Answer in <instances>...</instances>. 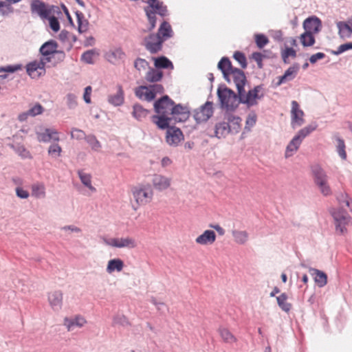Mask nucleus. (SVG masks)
<instances>
[{"label":"nucleus","instance_id":"obj_36","mask_svg":"<svg viewBox=\"0 0 352 352\" xmlns=\"http://www.w3.org/2000/svg\"><path fill=\"white\" fill-rule=\"evenodd\" d=\"M230 133L227 122H223L217 124L215 126L216 136L219 138L226 136Z\"/></svg>","mask_w":352,"mask_h":352},{"label":"nucleus","instance_id":"obj_51","mask_svg":"<svg viewBox=\"0 0 352 352\" xmlns=\"http://www.w3.org/2000/svg\"><path fill=\"white\" fill-rule=\"evenodd\" d=\"M113 322L114 325H120L121 327H126L129 324V322L124 315L114 316Z\"/></svg>","mask_w":352,"mask_h":352},{"label":"nucleus","instance_id":"obj_33","mask_svg":"<svg viewBox=\"0 0 352 352\" xmlns=\"http://www.w3.org/2000/svg\"><path fill=\"white\" fill-rule=\"evenodd\" d=\"M219 333L222 340L228 344H234L237 341L235 336L232 334L230 331L225 327H219Z\"/></svg>","mask_w":352,"mask_h":352},{"label":"nucleus","instance_id":"obj_26","mask_svg":"<svg viewBox=\"0 0 352 352\" xmlns=\"http://www.w3.org/2000/svg\"><path fill=\"white\" fill-rule=\"evenodd\" d=\"M171 118L168 116L158 114L152 117V121L161 129H168Z\"/></svg>","mask_w":352,"mask_h":352},{"label":"nucleus","instance_id":"obj_41","mask_svg":"<svg viewBox=\"0 0 352 352\" xmlns=\"http://www.w3.org/2000/svg\"><path fill=\"white\" fill-rule=\"evenodd\" d=\"M148 113V111L144 109L141 105L135 104L133 106V115L136 119L142 120V118L146 117Z\"/></svg>","mask_w":352,"mask_h":352},{"label":"nucleus","instance_id":"obj_35","mask_svg":"<svg viewBox=\"0 0 352 352\" xmlns=\"http://www.w3.org/2000/svg\"><path fill=\"white\" fill-rule=\"evenodd\" d=\"M124 56V53L121 49H115L111 52H109L107 54V57L109 61L116 63L118 60L123 58Z\"/></svg>","mask_w":352,"mask_h":352},{"label":"nucleus","instance_id":"obj_40","mask_svg":"<svg viewBox=\"0 0 352 352\" xmlns=\"http://www.w3.org/2000/svg\"><path fill=\"white\" fill-rule=\"evenodd\" d=\"M287 296L285 294H282L277 296V303L280 309L284 312H288L290 310V304L287 302Z\"/></svg>","mask_w":352,"mask_h":352},{"label":"nucleus","instance_id":"obj_5","mask_svg":"<svg viewBox=\"0 0 352 352\" xmlns=\"http://www.w3.org/2000/svg\"><path fill=\"white\" fill-rule=\"evenodd\" d=\"M311 170L314 183L320 193L325 197L331 195L332 190L328 182L329 177L325 170L319 165L314 166Z\"/></svg>","mask_w":352,"mask_h":352},{"label":"nucleus","instance_id":"obj_39","mask_svg":"<svg viewBox=\"0 0 352 352\" xmlns=\"http://www.w3.org/2000/svg\"><path fill=\"white\" fill-rule=\"evenodd\" d=\"M162 78V72L154 69L148 71L146 75V80L151 82L160 81Z\"/></svg>","mask_w":352,"mask_h":352},{"label":"nucleus","instance_id":"obj_44","mask_svg":"<svg viewBox=\"0 0 352 352\" xmlns=\"http://www.w3.org/2000/svg\"><path fill=\"white\" fill-rule=\"evenodd\" d=\"M281 56L283 62L288 63V58L289 57L295 58L296 56V52L292 47H285V49L281 52Z\"/></svg>","mask_w":352,"mask_h":352},{"label":"nucleus","instance_id":"obj_60","mask_svg":"<svg viewBox=\"0 0 352 352\" xmlns=\"http://www.w3.org/2000/svg\"><path fill=\"white\" fill-rule=\"evenodd\" d=\"M67 102L69 108H74L77 104V98L74 94H69L67 96Z\"/></svg>","mask_w":352,"mask_h":352},{"label":"nucleus","instance_id":"obj_17","mask_svg":"<svg viewBox=\"0 0 352 352\" xmlns=\"http://www.w3.org/2000/svg\"><path fill=\"white\" fill-rule=\"evenodd\" d=\"M321 27V21L315 16L306 19L303 22L305 32L314 34L318 33L320 31Z\"/></svg>","mask_w":352,"mask_h":352},{"label":"nucleus","instance_id":"obj_42","mask_svg":"<svg viewBox=\"0 0 352 352\" xmlns=\"http://www.w3.org/2000/svg\"><path fill=\"white\" fill-rule=\"evenodd\" d=\"M257 121V115L254 111H251L248 113L246 121L245 130L250 131L251 129L256 124Z\"/></svg>","mask_w":352,"mask_h":352},{"label":"nucleus","instance_id":"obj_59","mask_svg":"<svg viewBox=\"0 0 352 352\" xmlns=\"http://www.w3.org/2000/svg\"><path fill=\"white\" fill-rule=\"evenodd\" d=\"M234 239L238 241H246L248 239V233L245 231H234Z\"/></svg>","mask_w":352,"mask_h":352},{"label":"nucleus","instance_id":"obj_53","mask_svg":"<svg viewBox=\"0 0 352 352\" xmlns=\"http://www.w3.org/2000/svg\"><path fill=\"white\" fill-rule=\"evenodd\" d=\"M337 151H338L339 155L343 160L346 159V153L345 151V144H344V140L340 138H338Z\"/></svg>","mask_w":352,"mask_h":352},{"label":"nucleus","instance_id":"obj_11","mask_svg":"<svg viewBox=\"0 0 352 352\" xmlns=\"http://www.w3.org/2000/svg\"><path fill=\"white\" fill-rule=\"evenodd\" d=\"M260 91L259 87H255L253 89L250 90L245 94V89L241 93H238L240 98V102L247 104L248 107L254 106L257 104V99L258 97V92Z\"/></svg>","mask_w":352,"mask_h":352},{"label":"nucleus","instance_id":"obj_56","mask_svg":"<svg viewBox=\"0 0 352 352\" xmlns=\"http://www.w3.org/2000/svg\"><path fill=\"white\" fill-rule=\"evenodd\" d=\"M47 19L49 20L50 28L55 32L60 30V24L58 19L55 16H50Z\"/></svg>","mask_w":352,"mask_h":352},{"label":"nucleus","instance_id":"obj_28","mask_svg":"<svg viewBox=\"0 0 352 352\" xmlns=\"http://www.w3.org/2000/svg\"><path fill=\"white\" fill-rule=\"evenodd\" d=\"M156 35H159L162 39H163V41L164 42L168 38L173 36V30L170 26V25L166 22L164 21L159 30L157 34Z\"/></svg>","mask_w":352,"mask_h":352},{"label":"nucleus","instance_id":"obj_50","mask_svg":"<svg viewBox=\"0 0 352 352\" xmlns=\"http://www.w3.org/2000/svg\"><path fill=\"white\" fill-rule=\"evenodd\" d=\"M234 58L240 64L243 69L247 67V60L245 56L241 52H235L233 56Z\"/></svg>","mask_w":352,"mask_h":352},{"label":"nucleus","instance_id":"obj_23","mask_svg":"<svg viewBox=\"0 0 352 352\" xmlns=\"http://www.w3.org/2000/svg\"><path fill=\"white\" fill-rule=\"evenodd\" d=\"M299 70V67L298 65H294L289 67L285 72V74L278 78V81L277 82V85H280L283 83H285L287 81H290L293 80Z\"/></svg>","mask_w":352,"mask_h":352},{"label":"nucleus","instance_id":"obj_21","mask_svg":"<svg viewBox=\"0 0 352 352\" xmlns=\"http://www.w3.org/2000/svg\"><path fill=\"white\" fill-rule=\"evenodd\" d=\"M78 175L80 178L81 183L85 186L88 190V195L95 193L97 191L96 188L92 184V176L91 174L85 173L82 170H78Z\"/></svg>","mask_w":352,"mask_h":352},{"label":"nucleus","instance_id":"obj_57","mask_svg":"<svg viewBox=\"0 0 352 352\" xmlns=\"http://www.w3.org/2000/svg\"><path fill=\"white\" fill-rule=\"evenodd\" d=\"M21 65H8L6 67H0V72H5L9 73H13L18 70L21 69Z\"/></svg>","mask_w":352,"mask_h":352},{"label":"nucleus","instance_id":"obj_19","mask_svg":"<svg viewBox=\"0 0 352 352\" xmlns=\"http://www.w3.org/2000/svg\"><path fill=\"white\" fill-rule=\"evenodd\" d=\"M230 133H238L241 129V118L230 113L225 116Z\"/></svg>","mask_w":352,"mask_h":352},{"label":"nucleus","instance_id":"obj_49","mask_svg":"<svg viewBox=\"0 0 352 352\" xmlns=\"http://www.w3.org/2000/svg\"><path fill=\"white\" fill-rule=\"evenodd\" d=\"M86 141L91 146V148L96 151L100 150L101 145L99 141L94 135H88L86 138Z\"/></svg>","mask_w":352,"mask_h":352},{"label":"nucleus","instance_id":"obj_2","mask_svg":"<svg viewBox=\"0 0 352 352\" xmlns=\"http://www.w3.org/2000/svg\"><path fill=\"white\" fill-rule=\"evenodd\" d=\"M131 191L137 207L145 206L153 200L154 192L150 184H138Z\"/></svg>","mask_w":352,"mask_h":352},{"label":"nucleus","instance_id":"obj_6","mask_svg":"<svg viewBox=\"0 0 352 352\" xmlns=\"http://www.w3.org/2000/svg\"><path fill=\"white\" fill-rule=\"evenodd\" d=\"M336 226V232L340 234L346 232V226L351 223V217L346 212L340 209L335 210L331 213Z\"/></svg>","mask_w":352,"mask_h":352},{"label":"nucleus","instance_id":"obj_4","mask_svg":"<svg viewBox=\"0 0 352 352\" xmlns=\"http://www.w3.org/2000/svg\"><path fill=\"white\" fill-rule=\"evenodd\" d=\"M217 96L221 102V106L227 111H234L240 103L239 96H238L232 90L228 87L219 88Z\"/></svg>","mask_w":352,"mask_h":352},{"label":"nucleus","instance_id":"obj_61","mask_svg":"<svg viewBox=\"0 0 352 352\" xmlns=\"http://www.w3.org/2000/svg\"><path fill=\"white\" fill-rule=\"evenodd\" d=\"M47 129H44L43 131L36 132V138L39 142H47Z\"/></svg>","mask_w":352,"mask_h":352},{"label":"nucleus","instance_id":"obj_64","mask_svg":"<svg viewBox=\"0 0 352 352\" xmlns=\"http://www.w3.org/2000/svg\"><path fill=\"white\" fill-rule=\"evenodd\" d=\"M325 57V54L322 52H318L311 56L309 58V61L311 63L314 64L318 60L322 59Z\"/></svg>","mask_w":352,"mask_h":352},{"label":"nucleus","instance_id":"obj_47","mask_svg":"<svg viewBox=\"0 0 352 352\" xmlns=\"http://www.w3.org/2000/svg\"><path fill=\"white\" fill-rule=\"evenodd\" d=\"M338 200L340 204H344L350 210H352V200L347 194H340L338 197Z\"/></svg>","mask_w":352,"mask_h":352},{"label":"nucleus","instance_id":"obj_20","mask_svg":"<svg viewBox=\"0 0 352 352\" xmlns=\"http://www.w3.org/2000/svg\"><path fill=\"white\" fill-rule=\"evenodd\" d=\"M338 34L342 39L349 38L352 35V18L347 21H339L337 23Z\"/></svg>","mask_w":352,"mask_h":352},{"label":"nucleus","instance_id":"obj_10","mask_svg":"<svg viewBox=\"0 0 352 352\" xmlns=\"http://www.w3.org/2000/svg\"><path fill=\"white\" fill-rule=\"evenodd\" d=\"M144 46L151 54H156L162 48L163 39L159 35L151 34L144 38Z\"/></svg>","mask_w":352,"mask_h":352},{"label":"nucleus","instance_id":"obj_18","mask_svg":"<svg viewBox=\"0 0 352 352\" xmlns=\"http://www.w3.org/2000/svg\"><path fill=\"white\" fill-rule=\"evenodd\" d=\"M170 117L175 122H184L189 118V111L180 104L174 105Z\"/></svg>","mask_w":352,"mask_h":352},{"label":"nucleus","instance_id":"obj_62","mask_svg":"<svg viewBox=\"0 0 352 352\" xmlns=\"http://www.w3.org/2000/svg\"><path fill=\"white\" fill-rule=\"evenodd\" d=\"M150 302L155 305L157 309L159 311H164L166 310V305L161 301H157L155 298L152 297L151 299H150Z\"/></svg>","mask_w":352,"mask_h":352},{"label":"nucleus","instance_id":"obj_32","mask_svg":"<svg viewBox=\"0 0 352 352\" xmlns=\"http://www.w3.org/2000/svg\"><path fill=\"white\" fill-rule=\"evenodd\" d=\"M57 43L50 41L44 43L40 48V52L43 56H49L56 52Z\"/></svg>","mask_w":352,"mask_h":352},{"label":"nucleus","instance_id":"obj_12","mask_svg":"<svg viewBox=\"0 0 352 352\" xmlns=\"http://www.w3.org/2000/svg\"><path fill=\"white\" fill-rule=\"evenodd\" d=\"M87 324V320L81 315L66 317L63 320V325L68 331H72L77 328H82Z\"/></svg>","mask_w":352,"mask_h":352},{"label":"nucleus","instance_id":"obj_46","mask_svg":"<svg viewBox=\"0 0 352 352\" xmlns=\"http://www.w3.org/2000/svg\"><path fill=\"white\" fill-rule=\"evenodd\" d=\"M97 55L94 50H89L82 54L81 59L86 63L91 64L94 63V58Z\"/></svg>","mask_w":352,"mask_h":352},{"label":"nucleus","instance_id":"obj_52","mask_svg":"<svg viewBox=\"0 0 352 352\" xmlns=\"http://www.w3.org/2000/svg\"><path fill=\"white\" fill-rule=\"evenodd\" d=\"M62 152L61 147L58 144H53L48 148V153L53 157L60 156Z\"/></svg>","mask_w":352,"mask_h":352},{"label":"nucleus","instance_id":"obj_14","mask_svg":"<svg viewBox=\"0 0 352 352\" xmlns=\"http://www.w3.org/2000/svg\"><path fill=\"white\" fill-rule=\"evenodd\" d=\"M212 103L206 102L203 106L195 111L194 118L197 122H206L212 116Z\"/></svg>","mask_w":352,"mask_h":352},{"label":"nucleus","instance_id":"obj_54","mask_svg":"<svg viewBox=\"0 0 352 352\" xmlns=\"http://www.w3.org/2000/svg\"><path fill=\"white\" fill-rule=\"evenodd\" d=\"M71 137L72 138L76 140H86L87 136H86L85 133L82 130L74 128L71 131Z\"/></svg>","mask_w":352,"mask_h":352},{"label":"nucleus","instance_id":"obj_38","mask_svg":"<svg viewBox=\"0 0 352 352\" xmlns=\"http://www.w3.org/2000/svg\"><path fill=\"white\" fill-rule=\"evenodd\" d=\"M155 60V66L157 68H173V63L165 56L156 58Z\"/></svg>","mask_w":352,"mask_h":352},{"label":"nucleus","instance_id":"obj_9","mask_svg":"<svg viewBox=\"0 0 352 352\" xmlns=\"http://www.w3.org/2000/svg\"><path fill=\"white\" fill-rule=\"evenodd\" d=\"M291 105V126L296 129L305 123V113L296 100L292 101Z\"/></svg>","mask_w":352,"mask_h":352},{"label":"nucleus","instance_id":"obj_43","mask_svg":"<svg viewBox=\"0 0 352 352\" xmlns=\"http://www.w3.org/2000/svg\"><path fill=\"white\" fill-rule=\"evenodd\" d=\"M32 195L36 198H43L45 196V189L43 184H34L32 187Z\"/></svg>","mask_w":352,"mask_h":352},{"label":"nucleus","instance_id":"obj_1","mask_svg":"<svg viewBox=\"0 0 352 352\" xmlns=\"http://www.w3.org/2000/svg\"><path fill=\"white\" fill-rule=\"evenodd\" d=\"M218 68L221 71L224 79L230 82L232 80L236 85L238 93L243 91L246 82V77L244 72L237 68L233 67L230 60L223 57L218 63Z\"/></svg>","mask_w":352,"mask_h":352},{"label":"nucleus","instance_id":"obj_34","mask_svg":"<svg viewBox=\"0 0 352 352\" xmlns=\"http://www.w3.org/2000/svg\"><path fill=\"white\" fill-rule=\"evenodd\" d=\"M301 44L304 47H310L315 43L314 34L312 33L305 32L300 36Z\"/></svg>","mask_w":352,"mask_h":352},{"label":"nucleus","instance_id":"obj_13","mask_svg":"<svg viewBox=\"0 0 352 352\" xmlns=\"http://www.w3.org/2000/svg\"><path fill=\"white\" fill-rule=\"evenodd\" d=\"M30 10L32 13H36L42 19H47L52 14V8L39 0L32 1Z\"/></svg>","mask_w":352,"mask_h":352},{"label":"nucleus","instance_id":"obj_22","mask_svg":"<svg viewBox=\"0 0 352 352\" xmlns=\"http://www.w3.org/2000/svg\"><path fill=\"white\" fill-rule=\"evenodd\" d=\"M153 187L157 190H164L170 186V179L161 175H155L152 179Z\"/></svg>","mask_w":352,"mask_h":352},{"label":"nucleus","instance_id":"obj_16","mask_svg":"<svg viewBox=\"0 0 352 352\" xmlns=\"http://www.w3.org/2000/svg\"><path fill=\"white\" fill-rule=\"evenodd\" d=\"M184 139L182 131L175 127H170L167 129L166 140L170 146H177Z\"/></svg>","mask_w":352,"mask_h":352},{"label":"nucleus","instance_id":"obj_48","mask_svg":"<svg viewBox=\"0 0 352 352\" xmlns=\"http://www.w3.org/2000/svg\"><path fill=\"white\" fill-rule=\"evenodd\" d=\"M146 14L148 17L149 23L151 25V27L149 28L150 30H153L155 25H156V16H155V12H153L152 10H150L149 8H145Z\"/></svg>","mask_w":352,"mask_h":352},{"label":"nucleus","instance_id":"obj_29","mask_svg":"<svg viewBox=\"0 0 352 352\" xmlns=\"http://www.w3.org/2000/svg\"><path fill=\"white\" fill-rule=\"evenodd\" d=\"M43 111V107L39 103L35 104L33 107H32L28 111L19 115V120L23 121L25 120L28 116L34 117L36 116L40 115Z\"/></svg>","mask_w":352,"mask_h":352},{"label":"nucleus","instance_id":"obj_31","mask_svg":"<svg viewBox=\"0 0 352 352\" xmlns=\"http://www.w3.org/2000/svg\"><path fill=\"white\" fill-rule=\"evenodd\" d=\"M109 102L115 105L119 106L121 105L124 102V91L121 85L117 86V92L114 95H111L109 96L108 99Z\"/></svg>","mask_w":352,"mask_h":352},{"label":"nucleus","instance_id":"obj_24","mask_svg":"<svg viewBox=\"0 0 352 352\" xmlns=\"http://www.w3.org/2000/svg\"><path fill=\"white\" fill-rule=\"evenodd\" d=\"M309 274L314 276V283L322 288L327 283V276L323 272L314 268L309 269Z\"/></svg>","mask_w":352,"mask_h":352},{"label":"nucleus","instance_id":"obj_58","mask_svg":"<svg viewBox=\"0 0 352 352\" xmlns=\"http://www.w3.org/2000/svg\"><path fill=\"white\" fill-rule=\"evenodd\" d=\"M349 50H352V43H346L340 45L338 47L337 51L334 52L333 54L336 55H338Z\"/></svg>","mask_w":352,"mask_h":352},{"label":"nucleus","instance_id":"obj_7","mask_svg":"<svg viewBox=\"0 0 352 352\" xmlns=\"http://www.w3.org/2000/svg\"><path fill=\"white\" fill-rule=\"evenodd\" d=\"M50 61L49 58H42L28 63L26 66L27 73L32 78H38L45 74V65Z\"/></svg>","mask_w":352,"mask_h":352},{"label":"nucleus","instance_id":"obj_45","mask_svg":"<svg viewBox=\"0 0 352 352\" xmlns=\"http://www.w3.org/2000/svg\"><path fill=\"white\" fill-rule=\"evenodd\" d=\"M254 38L257 47L260 49L263 48L269 43L268 38L265 35L262 34H255Z\"/></svg>","mask_w":352,"mask_h":352},{"label":"nucleus","instance_id":"obj_3","mask_svg":"<svg viewBox=\"0 0 352 352\" xmlns=\"http://www.w3.org/2000/svg\"><path fill=\"white\" fill-rule=\"evenodd\" d=\"M317 128V124H309L301 129L292 139L287 146L285 156L286 158L292 157L298 150L302 140Z\"/></svg>","mask_w":352,"mask_h":352},{"label":"nucleus","instance_id":"obj_27","mask_svg":"<svg viewBox=\"0 0 352 352\" xmlns=\"http://www.w3.org/2000/svg\"><path fill=\"white\" fill-rule=\"evenodd\" d=\"M124 263L120 258L111 259L107 263V272L112 274L113 272H120L123 270Z\"/></svg>","mask_w":352,"mask_h":352},{"label":"nucleus","instance_id":"obj_37","mask_svg":"<svg viewBox=\"0 0 352 352\" xmlns=\"http://www.w3.org/2000/svg\"><path fill=\"white\" fill-rule=\"evenodd\" d=\"M215 239L216 234L214 232L208 230L197 238L196 242H213Z\"/></svg>","mask_w":352,"mask_h":352},{"label":"nucleus","instance_id":"obj_55","mask_svg":"<svg viewBox=\"0 0 352 352\" xmlns=\"http://www.w3.org/2000/svg\"><path fill=\"white\" fill-rule=\"evenodd\" d=\"M252 58L257 63V66L259 69L263 68V60L266 58V56L261 52H254L252 54Z\"/></svg>","mask_w":352,"mask_h":352},{"label":"nucleus","instance_id":"obj_8","mask_svg":"<svg viewBox=\"0 0 352 352\" xmlns=\"http://www.w3.org/2000/svg\"><path fill=\"white\" fill-rule=\"evenodd\" d=\"M174 105V102L168 96H164L155 102L154 108L157 114L170 116Z\"/></svg>","mask_w":352,"mask_h":352},{"label":"nucleus","instance_id":"obj_25","mask_svg":"<svg viewBox=\"0 0 352 352\" xmlns=\"http://www.w3.org/2000/svg\"><path fill=\"white\" fill-rule=\"evenodd\" d=\"M135 92L137 97L148 102L155 98V93L147 86H140L135 89Z\"/></svg>","mask_w":352,"mask_h":352},{"label":"nucleus","instance_id":"obj_63","mask_svg":"<svg viewBox=\"0 0 352 352\" xmlns=\"http://www.w3.org/2000/svg\"><path fill=\"white\" fill-rule=\"evenodd\" d=\"M92 92V88L91 86H87L85 89V92L83 95V99L85 102L87 104L91 103V94Z\"/></svg>","mask_w":352,"mask_h":352},{"label":"nucleus","instance_id":"obj_30","mask_svg":"<svg viewBox=\"0 0 352 352\" xmlns=\"http://www.w3.org/2000/svg\"><path fill=\"white\" fill-rule=\"evenodd\" d=\"M149 8L153 12L157 13L162 16H166L167 14L166 6L164 5L163 2L160 0H154L153 1L148 2Z\"/></svg>","mask_w":352,"mask_h":352},{"label":"nucleus","instance_id":"obj_15","mask_svg":"<svg viewBox=\"0 0 352 352\" xmlns=\"http://www.w3.org/2000/svg\"><path fill=\"white\" fill-rule=\"evenodd\" d=\"M49 306L53 311L58 312L63 307V293L60 290H55L49 292L47 295Z\"/></svg>","mask_w":352,"mask_h":352}]
</instances>
